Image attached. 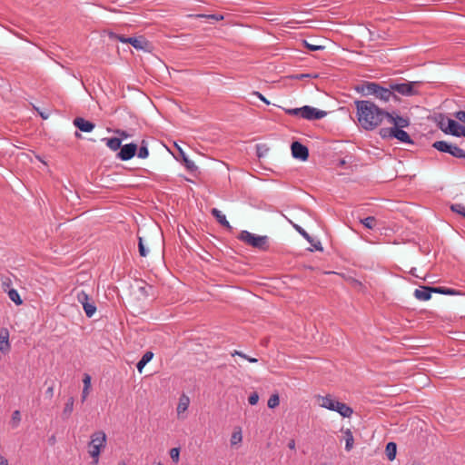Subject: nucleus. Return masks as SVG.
<instances>
[{
	"mask_svg": "<svg viewBox=\"0 0 465 465\" xmlns=\"http://www.w3.org/2000/svg\"><path fill=\"white\" fill-rule=\"evenodd\" d=\"M359 125L364 130H374L385 119L386 111L369 100L354 102Z\"/></svg>",
	"mask_w": 465,
	"mask_h": 465,
	"instance_id": "1",
	"label": "nucleus"
},
{
	"mask_svg": "<svg viewBox=\"0 0 465 465\" xmlns=\"http://www.w3.org/2000/svg\"><path fill=\"white\" fill-rule=\"evenodd\" d=\"M106 434L103 430L94 431L90 437L88 453L93 459V463L95 465L99 462L101 452L106 447Z\"/></svg>",
	"mask_w": 465,
	"mask_h": 465,
	"instance_id": "2",
	"label": "nucleus"
},
{
	"mask_svg": "<svg viewBox=\"0 0 465 465\" xmlns=\"http://www.w3.org/2000/svg\"><path fill=\"white\" fill-rule=\"evenodd\" d=\"M283 111L289 115L298 116L309 121L320 120L327 115L326 111L310 105H304L299 108H283Z\"/></svg>",
	"mask_w": 465,
	"mask_h": 465,
	"instance_id": "3",
	"label": "nucleus"
},
{
	"mask_svg": "<svg viewBox=\"0 0 465 465\" xmlns=\"http://www.w3.org/2000/svg\"><path fill=\"white\" fill-rule=\"evenodd\" d=\"M237 238L245 244L260 251H266L269 249V238L266 235H256L243 230L239 233Z\"/></svg>",
	"mask_w": 465,
	"mask_h": 465,
	"instance_id": "4",
	"label": "nucleus"
},
{
	"mask_svg": "<svg viewBox=\"0 0 465 465\" xmlns=\"http://www.w3.org/2000/svg\"><path fill=\"white\" fill-rule=\"evenodd\" d=\"M420 82H403L391 83V88L392 89L393 94H399L402 96H414L419 94V87L420 86Z\"/></svg>",
	"mask_w": 465,
	"mask_h": 465,
	"instance_id": "5",
	"label": "nucleus"
},
{
	"mask_svg": "<svg viewBox=\"0 0 465 465\" xmlns=\"http://www.w3.org/2000/svg\"><path fill=\"white\" fill-rule=\"evenodd\" d=\"M380 134L383 138H395L404 143H413L408 133L397 127L382 128Z\"/></svg>",
	"mask_w": 465,
	"mask_h": 465,
	"instance_id": "6",
	"label": "nucleus"
},
{
	"mask_svg": "<svg viewBox=\"0 0 465 465\" xmlns=\"http://www.w3.org/2000/svg\"><path fill=\"white\" fill-rule=\"evenodd\" d=\"M433 148L442 153H448L453 157L465 159V151L455 144L447 143L446 141H437L432 144Z\"/></svg>",
	"mask_w": 465,
	"mask_h": 465,
	"instance_id": "7",
	"label": "nucleus"
},
{
	"mask_svg": "<svg viewBox=\"0 0 465 465\" xmlns=\"http://www.w3.org/2000/svg\"><path fill=\"white\" fill-rule=\"evenodd\" d=\"M76 300L80 304H82L87 317L91 318L95 313L96 306L84 291H80L77 292Z\"/></svg>",
	"mask_w": 465,
	"mask_h": 465,
	"instance_id": "8",
	"label": "nucleus"
},
{
	"mask_svg": "<svg viewBox=\"0 0 465 465\" xmlns=\"http://www.w3.org/2000/svg\"><path fill=\"white\" fill-rule=\"evenodd\" d=\"M385 120L387 124L392 125L391 127H397L400 129L406 128L411 124V121L408 117L401 116L395 111H392L391 113L387 112Z\"/></svg>",
	"mask_w": 465,
	"mask_h": 465,
	"instance_id": "9",
	"label": "nucleus"
},
{
	"mask_svg": "<svg viewBox=\"0 0 465 465\" xmlns=\"http://www.w3.org/2000/svg\"><path fill=\"white\" fill-rule=\"evenodd\" d=\"M374 96L383 102H389L391 99L398 100V96L392 93L391 83L389 84V87H383L378 84Z\"/></svg>",
	"mask_w": 465,
	"mask_h": 465,
	"instance_id": "10",
	"label": "nucleus"
},
{
	"mask_svg": "<svg viewBox=\"0 0 465 465\" xmlns=\"http://www.w3.org/2000/svg\"><path fill=\"white\" fill-rule=\"evenodd\" d=\"M137 151V145L135 143H128L124 145H121L120 151L117 153V158L122 161H128L132 159Z\"/></svg>",
	"mask_w": 465,
	"mask_h": 465,
	"instance_id": "11",
	"label": "nucleus"
},
{
	"mask_svg": "<svg viewBox=\"0 0 465 465\" xmlns=\"http://www.w3.org/2000/svg\"><path fill=\"white\" fill-rule=\"evenodd\" d=\"M292 154L294 158L305 161L309 157L308 148L300 142H293L291 145Z\"/></svg>",
	"mask_w": 465,
	"mask_h": 465,
	"instance_id": "12",
	"label": "nucleus"
},
{
	"mask_svg": "<svg viewBox=\"0 0 465 465\" xmlns=\"http://www.w3.org/2000/svg\"><path fill=\"white\" fill-rule=\"evenodd\" d=\"M447 121V126L446 130H444L445 134H451L457 137L463 136L461 133L464 132L465 126L460 125L456 121L450 119L446 120Z\"/></svg>",
	"mask_w": 465,
	"mask_h": 465,
	"instance_id": "13",
	"label": "nucleus"
},
{
	"mask_svg": "<svg viewBox=\"0 0 465 465\" xmlns=\"http://www.w3.org/2000/svg\"><path fill=\"white\" fill-rule=\"evenodd\" d=\"M431 293H435V287L421 286L414 291L413 295L417 300L425 302L430 300Z\"/></svg>",
	"mask_w": 465,
	"mask_h": 465,
	"instance_id": "14",
	"label": "nucleus"
},
{
	"mask_svg": "<svg viewBox=\"0 0 465 465\" xmlns=\"http://www.w3.org/2000/svg\"><path fill=\"white\" fill-rule=\"evenodd\" d=\"M378 84H379L374 82H364L363 84L356 86V91L364 96L374 95L378 88Z\"/></svg>",
	"mask_w": 465,
	"mask_h": 465,
	"instance_id": "15",
	"label": "nucleus"
},
{
	"mask_svg": "<svg viewBox=\"0 0 465 465\" xmlns=\"http://www.w3.org/2000/svg\"><path fill=\"white\" fill-rule=\"evenodd\" d=\"M316 401L319 406L322 408H325L330 411H333L335 407V403L338 401L331 395L321 396L318 395L316 397Z\"/></svg>",
	"mask_w": 465,
	"mask_h": 465,
	"instance_id": "16",
	"label": "nucleus"
},
{
	"mask_svg": "<svg viewBox=\"0 0 465 465\" xmlns=\"http://www.w3.org/2000/svg\"><path fill=\"white\" fill-rule=\"evenodd\" d=\"M74 125L77 127L80 131L84 133L92 132L95 126L94 124L82 117L74 118Z\"/></svg>",
	"mask_w": 465,
	"mask_h": 465,
	"instance_id": "17",
	"label": "nucleus"
},
{
	"mask_svg": "<svg viewBox=\"0 0 465 465\" xmlns=\"http://www.w3.org/2000/svg\"><path fill=\"white\" fill-rule=\"evenodd\" d=\"M190 405V398L183 393L179 398V402L176 408L178 418H183V414L187 411Z\"/></svg>",
	"mask_w": 465,
	"mask_h": 465,
	"instance_id": "18",
	"label": "nucleus"
},
{
	"mask_svg": "<svg viewBox=\"0 0 465 465\" xmlns=\"http://www.w3.org/2000/svg\"><path fill=\"white\" fill-rule=\"evenodd\" d=\"M128 44L134 46L137 50H145L149 43L143 36L129 37Z\"/></svg>",
	"mask_w": 465,
	"mask_h": 465,
	"instance_id": "19",
	"label": "nucleus"
},
{
	"mask_svg": "<svg viewBox=\"0 0 465 465\" xmlns=\"http://www.w3.org/2000/svg\"><path fill=\"white\" fill-rule=\"evenodd\" d=\"M333 411H337L344 418H350L353 413V410L350 406L339 401L335 403Z\"/></svg>",
	"mask_w": 465,
	"mask_h": 465,
	"instance_id": "20",
	"label": "nucleus"
},
{
	"mask_svg": "<svg viewBox=\"0 0 465 465\" xmlns=\"http://www.w3.org/2000/svg\"><path fill=\"white\" fill-rule=\"evenodd\" d=\"M212 215L217 220V222L223 227L227 229H232L229 222L226 219V216L218 209L213 208L211 210Z\"/></svg>",
	"mask_w": 465,
	"mask_h": 465,
	"instance_id": "21",
	"label": "nucleus"
},
{
	"mask_svg": "<svg viewBox=\"0 0 465 465\" xmlns=\"http://www.w3.org/2000/svg\"><path fill=\"white\" fill-rule=\"evenodd\" d=\"M341 432L343 433V439L345 440V450L347 451H351L354 445V438L352 432L350 429H341Z\"/></svg>",
	"mask_w": 465,
	"mask_h": 465,
	"instance_id": "22",
	"label": "nucleus"
},
{
	"mask_svg": "<svg viewBox=\"0 0 465 465\" xmlns=\"http://www.w3.org/2000/svg\"><path fill=\"white\" fill-rule=\"evenodd\" d=\"M84 388L82 391V402H84L90 393L91 390V376L87 373L83 378Z\"/></svg>",
	"mask_w": 465,
	"mask_h": 465,
	"instance_id": "23",
	"label": "nucleus"
},
{
	"mask_svg": "<svg viewBox=\"0 0 465 465\" xmlns=\"http://www.w3.org/2000/svg\"><path fill=\"white\" fill-rule=\"evenodd\" d=\"M102 141L105 142V144L110 148L112 151H117L121 148V138L118 137H111V138H104Z\"/></svg>",
	"mask_w": 465,
	"mask_h": 465,
	"instance_id": "24",
	"label": "nucleus"
},
{
	"mask_svg": "<svg viewBox=\"0 0 465 465\" xmlns=\"http://www.w3.org/2000/svg\"><path fill=\"white\" fill-rule=\"evenodd\" d=\"M10 343H9V335L8 332L5 331V334H0V351L4 354L9 352L10 351Z\"/></svg>",
	"mask_w": 465,
	"mask_h": 465,
	"instance_id": "25",
	"label": "nucleus"
},
{
	"mask_svg": "<svg viewBox=\"0 0 465 465\" xmlns=\"http://www.w3.org/2000/svg\"><path fill=\"white\" fill-rule=\"evenodd\" d=\"M153 353L152 351H146L141 360L137 362L136 368L140 373H142L144 366L153 359Z\"/></svg>",
	"mask_w": 465,
	"mask_h": 465,
	"instance_id": "26",
	"label": "nucleus"
},
{
	"mask_svg": "<svg viewBox=\"0 0 465 465\" xmlns=\"http://www.w3.org/2000/svg\"><path fill=\"white\" fill-rule=\"evenodd\" d=\"M180 153H181V155H182V158H183V163H184V166L185 168L191 172V173H194L197 171L198 167L196 166V164L194 163L193 161L190 160L186 154L180 149Z\"/></svg>",
	"mask_w": 465,
	"mask_h": 465,
	"instance_id": "27",
	"label": "nucleus"
},
{
	"mask_svg": "<svg viewBox=\"0 0 465 465\" xmlns=\"http://www.w3.org/2000/svg\"><path fill=\"white\" fill-rule=\"evenodd\" d=\"M397 453V445L395 442H389L386 446V455L389 460H393Z\"/></svg>",
	"mask_w": 465,
	"mask_h": 465,
	"instance_id": "28",
	"label": "nucleus"
},
{
	"mask_svg": "<svg viewBox=\"0 0 465 465\" xmlns=\"http://www.w3.org/2000/svg\"><path fill=\"white\" fill-rule=\"evenodd\" d=\"M435 293L444 294V295H460V292L447 287H435Z\"/></svg>",
	"mask_w": 465,
	"mask_h": 465,
	"instance_id": "29",
	"label": "nucleus"
},
{
	"mask_svg": "<svg viewBox=\"0 0 465 465\" xmlns=\"http://www.w3.org/2000/svg\"><path fill=\"white\" fill-rule=\"evenodd\" d=\"M74 400L73 397H70L65 405H64V408L63 410V415L65 419H67L71 413L73 412V410H74Z\"/></svg>",
	"mask_w": 465,
	"mask_h": 465,
	"instance_id": "30",
	"label": "nucleus"
},
{
	"mask_svg": "<svg viewBox=\"0 0 465 465\" xmlns=\"http://www.w3.org/2000/svg\"><path fill=\"white\" fill-rule=\"evenodd\" d=\"M8 297L16 305H20L23 302L22 299L20 298V295H19L18 292L16 290H15V289L8 290Z\"/></svg>",
	"mask_w": 465,
	"mask_h": 465,
	"instance_id": "31",
	"label": "nucleus"
},
{
	"mask_svg": "<svg viewBox=\"0 0 465 465\" xmlns=\"http://www.w3.org/2000/svg\"><path fill=\"white\" fill-rule=\"evenodd\" d=\"M361 223L368 229H373L376 225V219L373 216H368L361 220Z\"/></svg>",
	"mask_w": 465,
	"mask_h": 465,
	"instance_id": "32",
	"label": "nucleus"
},
{
	"mask_svg": "<svg viewBox=\"0 0 465 465\" xmlns=\"http://www.w3.org/2000/svg\"><path fill=\"white\" fill-rule=\"evenodd\" d=\"M242 440V431L241 430L239 429L238 430H235L232 432V436H231V445L233 446V445H237L239 443H241Z\"/></svg>",
	"mask_w": 465,
	"mask_h": 465,
	"instance_id": "33",
	"label": "nucleus"
},
{
	"mask_svg": "<svg viewBox=\"0 0 465 465\" xmlns=\"http://www.w3.org/2000/svg\"><path fill=\"white\" fill-rule=\"evenodd\" d=\"M280 404V398L278 394H272L268 400L267 405L270 409H274Z\"/></svg>",
	"mask_w": 465,
	"mask_h": 465,
	"instance_id": "34",
	"label": "nucleus"
},
{
	"mask_svg": "<svg viewBox=\"0 0 465 465\" xmlns=\"http://www.w3.org/2000/svg\"><path fill=\"white\" fill-rule=\"evenodd\" d=\"M148 155H149L148 148H147L146 144H144V142H143L142 145L140 146V148L138 150L137 156L141 159H145L148 157Z\"/></svg>",
	"mask_w": 465,
	"mask_h": 465,
	"instance_id": "35",
	"label": "nucleus"
},
{
	"mask_svg": "<svg viewBox=\"0 0 465 465\" xmlns=\"http://www.w3.org/2000/svg\"><path fill=\"white\" fill-rule=\"evenodd\" d=\"M446 120H450V118H449L443 114L439 115L438 126L443 133H444V130H446V126H447Z\"/></svg>",
	"mask_w": 465,
	"mask_h": 465,
	"instance_id": "36",
	"label": "nucleus"
},
{
	"mask_svg": "<svg viewBox=\"0 0 465 465\" xmlns=\"http://www.w3.org/2000/svg\"><path fill=\"white\" fill-rule=\"evenodd\" d=\"M450 210L454 213H460L465 217V206L461 203H455L450 206Z\"/></svg>",
	"mask_w": 465,
	"mask_h": 465,
	"instance_id": "37",
	"label": "nucleus"
},
{
	"mask_svg": "<svg viewBox=\"0 0 465 465\" xmlns=\"http://www.w3.org/2000/svg\"><path fill=\"white\" fill-rule=\"evenodd\" d=\"M138 250L142 257H145L148 253V250L144 247L142 237L138 238Z\"/></svg>",
	"mask_w": 465,
	"mask_h": 465,
	"instance_id": "38",
	"label": "nucleus"
},
{
	"mask_svg": "<svg viewBox=\"0 0 465 465\" xmlns=\"http://www.w3.org/2000/svg\"><path fill=\"white\" fill-rule=\"evenodd\" d=\"M294 227L301 235H302L309 242L312 243V238L304 229L299 225H295Z\"/></svg>",
	"mask_w": 465,
	"mask_h": 465,
	"instance_id": "39",
	"label": "nucleus"
},
{
	"mask_svg": "<svg viewBox=\"0 0 465 465\" xmlns=\"http://www.w3.org/2000/svg\"><path fill=\"white\" fill-rule=\"evenodd\" d=\"M170 457L173 462L177 463L179 461V457H180V449L173 448L170 450Z\"/></svg>",
	"mask_w": 465,
	"mask_h": 465,
	"instance_id": "40",
	"label": "nucleus"
},
{
	"mask_svg": "<svg viewBox=\"0 0 465 465\" xmlns=\"http://www.w3.org/2000/svg\"><path fill=\"white\" fill-rule=\"evenodd\" d=\"M12 421L14 422L15 426H17L18 423L21 421V414L19 411H15L12 414Z\"/></svg>",
	"mask_w": 465,
	"mask_h": 465,
	"instance_id": "41",
	"label": "nucleus"
},
{
	"mask_svg": "<svg viewBox=\"0 0 465 465\" xmlns=\"http://www.w3.org/2000/svg\"><path fill=\"white\" fill-rule=\"evenodd\" d=\"M259 401V394L257 392H252L250 394L248 398V401L251 405H255Z\"/></svg>",
	"mask_w": 465,
	"mask_h": 465,
	"instance_id": "42",
	"label": "nucleus"
},
{
	"mask_svg": "<svg viewBox=\"0 0 465 465\" xmlns=\"http://www.w3.org/2000/svg\"><path fill=\"white\" fill-rule=\"evenodd\" d=\"M304 44H305V46L311 51H318V50H322L324 48L322 45H311V44L307 43L306 41L304 42Z\"/></svg>",
	"mask_w": 465,
	"mask_h": 465,
	"instance_id": "43",
	"label": "nucleus"
},
{
	"mask_svg": "<svg viewBox=\"0 0 465 465\" xmlns=\"http://www.w3.org/2000/svg\"><path fill=\"white\" fill-rule=\"evenodd\" d=\"M454 116L460 122L465 123V111H458L454 114Z\"/></svg>",
	"mask_w": 465,
	"mask_h": 465,
	"instance_id": "44",
	"label": "nucleus"
},
{
	"mask_svg": "<svg viewBox=\"0 0 465 465\" xmlns=\"http://www.w3.org/2000/svg\"><path fill=\"white\" fill-rule=\"evenodd\" d=\"M115 134H117L120 136V138H123V139H125V138H128L131 136L126 131L120 130V129L115 130Z\"/></svg>",
	"mask_w": 465,
	"mask_h": 465,
	"instance_id": "45",
	"label": "nucleus"
},
{
	"mask_svg": "<svg viewBox=\"0 0 465 465\" xmlns=\"http://www.w3.org/2000/svg\"><path fill=\"white\" fill-rule=\"evenodd\" d=\"M11 283L12 282H11L10 278H8V277L2 278V284H3L4 290H6V288H8L11 285Z\"/></svg>",
	"mask_w": 465,
	"mask_h": 465,
	"instance_id": "46",
	"label": "nucleus"
},
{
	"mask_svg": "<svg viewBox=\"0 0 465 465\" xmlns=\"http://www.w3.org/2000/svg\"><path fill=\"white\" fill-rule=\"evenodd\" d=\"M253 94L256 95L261 101H262L266 104H270V102L261 93L253 92Z\"/></svg>",
	"mask_w": 465,
	"mask_h": 465,
	"instance_id": "47",
	"label": "nucleus"
},
{
	"mask_svg": "<svg viewBox=\"0 0 465 465\" xmlns=\"http://www.w3.org/2000/svg\"><path fill=\"white\" fill-rule=\"evenodd\" d=\"M115 38L120 41L121 43H124V44H128V38L129 37H126L124 35H115Z\"/></svg>",
	"mask_w": 465,
	"mask_h": 465,
	"instance_id": "48",
	"label": "nucleus"
},
{
	"mask_svg": "<svg viewBox=\"0 0 465 465\" xmlns=\"http://www.w3.org/2000/svg\"><path fill=\"white\" fill-rule=\"evenodd\" d=\"M240 356L241 358L242 359H245V357H248V355H246L245 353H243L242 351H233L232 352V356Z\"/></svg>",
	"mask_w": 465,
	"mask_h": 465,
	"instance_id": "49",
	"label": "nucleus"
},
{
	"mask_svg": "<svg viewBox=\"0 0 465 465\" xmlns=\"http://www.w3.org/2000/svg\"><path fill=\"white\" fill-rule=\"evenodd\" d=\"M0 465H9L7 459L0 454Z\"/></svg>",
	"mask_w": 465,
	"mask_h": 465,
	"instance_id": "50",
	"label": "nucleus"
},
{
	"mask_svg": "<svg viewBox=\"0 0 465 465\" xmlns=\"http://www.w3.org/2000/svg\"><path fill=\"white\" fill-rule=\"evenodd\" d=\"M208 18L214 19V20H222L223 18L221 15H210L207 16Z\"/></svg>",
	"mask_w": 465,
	"mask_h": 465,
	"instance_id": "51",
	"label": "nucleus"
},
{
	"mask_svg": "<svg viewBox=\"0 0 465 465\" xmlns=\"http://www.w3.org/2000/svg\"><path fill=\"white\" fill-rule=\"evenodd\" d=\"M288 447L289 449L291 450H294L295 449V440H291L288 443Z\"/></svg>",
	"mask_w": 465,
	"mask_h": 465,
	"instance_id": "52",
	"label": "nucleus"
},
{
	"mask_svg": "<svg viewBox=\"0 0 465 465\" xmlns=\"http://www.w3.org/2000/svg\"><path fill=\"white\" fill-rule=\"evenodd\" d=\"M245 360H247L249 362H252V363H255L258 361V360L256 358H252V357H245Z\"/></svg>",
	"mask_w": 465,
	"mask_h": 465,
	"instance_id": "53",
	"label": "nucleus"
},
{
	"mask_svg": "<svg viewBox=\"0 0 465 465\" xmlns=\"http://www.w3.org/2000/svg\"><path fill=\"white\" fill-rule=\"evenodd\" d=\"M313 246H314V248H315L316 250H322V245H321V242H317V244H313Z\"/></svg>",
	"mask_w": 465,
	"mask_h": 465,
	"instance_id": "54",
	"label": "nucleus"
},
{
	"mask_svg": "<svg viewBox=\"0 0 465 465\" xmlns=\"http://www.w3.org/2000/svg\"><path fill=\"white\" fill-rule=\"evenodd\" d=\"M53 391H54V388H53V387H49V388L47 389V391H46V392H47L50 396H52V395H53Z\"/></svg>",
	"mask_w": 465,
	"mask_h": 465,
	"instance_id": "55",
	"label": "nucleus"
},
{
	"mask_svg": "<svg viewBox=\"0 0 465 465\" xmlns=\"http://www.w3.org/2000/svg\"><path fill=\"white\" fill-rule=\"evenodd\" d=\"M310 75L309 74H300L299 76H297L296 78L297 79H302L304 77H309Z\"/></svg>",
	"mask_w": 465,
	"mask_h": 465,
	"instance_id": "56",
	"label": "nucleus"
},
{
	"mask_svg": "<svg viewBox=\"0 0 465 465\" xmlns=\"http://www.w3.org/2000/svg\"><path fill=\"white\" fill-rule=\"evenodd\" d=\"M117 465H127V462L124 460L118 461Z\"/></svg>",
	"mask_w": 465,
	"mask_h": 465,
	"instance_id": "57",
	"label": "nucleus"
},
{
	"mask_svg": "<svg viewBox=\"0 0 465 465\" xmlns=\"http://www.w3.org/2000/svg\"><path fill=\"white\" fill-rule=\"evenodd\" d=\"M40 115L42 116V118L44 119H46L48 117V114H44V113H40Z\"/></svg>",
	"mask_w": 465,
	"mask_h": 465,
	"instance_id": "58",
	"label": "nucleus"
},
{
	"mask_svg": "<svg viewBox=\"0 0 465 465\" xmlns=\"http://www.w3.org/2000/svg\"><path fill=\"white\" fill-rule=\"evenodd\" d=\"M414 270H415V269H412V270H411V273H412V275H415L416 277H418V275H416V274H415V272H413Z\"/></svg>",
	"mask_w": 465,
	"mask_h": 465,
	"instance_id": "59",
	"label": "nucleus"
},
{
	"mask_svg": "<svg viewBox=\"0 0 465 465\" xmlns=\"http://www.w3.org/2000/svg\"><path fill=\"white\" fill-rule=\"evenodd\" d=\"M461 134H463V136L465 137V129H464V132H463V133H461Z\"/></svg>",
	"mask_w": 465,
	"mask_h": 465,
	"instance_id": "60",
	"label": "nucleus"
},
{
	"mask_svg": "<svg viewBox=\"0 0 465 465\" xmlns=\"http://www.w3.org/2000/svg\"><path fill=\"white\" fill-rule=\"evenodd\" d=\"M412 465H421V464H420V463H414V464H412Z\"/></svg>",
	"mask_w": 465,
	"mask_h": 465,
	"instance_id": "61",
	"label": "nucleus"
},
{
	"mask_svg": "<svg viewBox=\"0 0 465 465\" xmlns=\"http://www.w3.org/2000/svg\"><path fill=\"white\" fill-rule=\"evenodd\" d=\"M158 465H163V464L159 463Z\"/></svg>",
	"mask_w": 465,
	"mask_h": 465,
	"instance_id": "62",
	"label": "nucleus"
}]
</instances>
